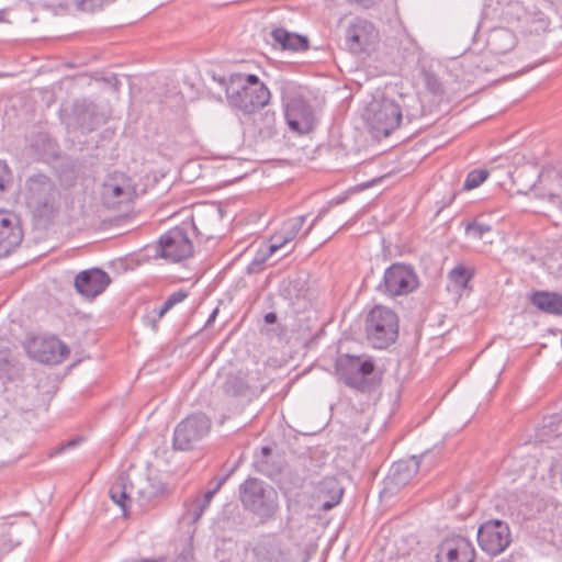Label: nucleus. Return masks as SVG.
Instances as JSON below:
<instances>
[{
  "label": "nucleus",
  "mask_w": 562,
  "mask_h": 562,
  "mask_svg": "<svg viewBox=\"0 0 562 562\" xmlns=\"http://www.w3.org/2000/svg\"><path fill=\"white\" fill-rule=\"evenodd\" d=\"M225 92L228 104L245 114L256 113L266 106L271 98L270 90L252 74H232Z\"/></svg>",
  "instance_id": "f257e3e1"
},
{
  "label": "nucleus",
  "mask_w": 562,
  "mask_h": 562,
  "mask_svg": "<svg viewBox=\"0 0 562 562\" xmlns=\"http://www.w3.org/2000/svg\"><path fill=\"white\" fill-rule=\"evenodd\" d=\"M552 12L548 0H512L504 9L507 20L516 22L520 33L536 36L550 30Z\"/></svg>",
  "instance_id": "f03ea898"
},
{
  "label": "nucleus",
  "mask_w": 562,
  "mask_h": 562,
  "mask_svg": "<svg viewBox=\"0 0 562 562\" xmlns=\"http://www.w3.org/2000/svg\"><path fill=\"white\" fill-rule=\"evenodd\" d=\"M238 499L245 510L261 521L273 519L279 510L278 492L257 477H248L239 485Z\"/></svg>",
  "instance_id": "7ed1b4c3"
},
{
  "label": "nucleus",
  "mask_w": 562,
  "mask_h": 562,
  "mask_svg": "<svg viewBox=\"0 0 562 562\" xmlns=\"http://www.w3.org/2000/svg\"><path fill=\"white\" fill-rule=\"evenodd\" d=\"M24 200L30 210L38 217H49L55 212L58 191L54 181L43 173L26 179Z\"/></svg>",
  "instance_id": "20e7f679"
},
{
  "label": "nucleus",
  "mask_w": 562,
  "mask_h": 562,
  "mask_svg": "<svg viewBox=\"0 0 562 562\" xmlns=\"http://www.w3.org/2000/svg\"><path fill=\"white\" fill-rule=\"evenodd\" d=\"M364 328L369 342L384 349L398 336V317L391 308L376 305L367 315Z\"/></svg>",
  "instance_id": "39448f33"
},
{
  "label": "nucleus",
  "mask_w": 562,
  "mask_h": 562,
  "mask_svg": "<svg viewBox=\"0 0 562 562\" xmlns=\"http://www.w3.org/2000/svg\"><path fill=\"white\" fill-rule=\"evenodd\" d=\"M374 362L371 359L361 360L360 357L341 355L335 363L336 374L348 387L362 393L369 392L371 382L369 375L374 371Z\"/></svg>",
  "instance_id": "423d86ee"
},
{
  "label": "nucleus",
  "mask_w": 562,
  "mask_h": 562,
  "mask_svg": "<svg viewBox=\"0 0 562 562\" xmlns=\"http://www.w3.org/2000/svg\"><path fill=\"white\" fill-rule=\"evenodd\" d=\"M419 285L416 271L411 265L395 262L385 269L376 291L389 296H402L414 292Z\"/></svg>",
  "instance_id": "0eeeda50"
},
{
  "label": "nucleus",
  "mask_w": 562,
  "mask_h": 562,
  "mask_svg": "<svg viewBox=\"0 0 562 562\" xmlns=\"http://www.w3.org/2000/svg\"><path fill=\"white\" fill-rule=\"evenodd\" d=\"M266 385L263 371L255 368L227 374L223 391L228 396L251 401L265 391Z\"/></svg>",
  "instance_id": "6e6552de"
},
{
  "label": "nucleus",
  "mask_w": 562,
  "mask_h": 562,
  "mask_svg": "<svg viewBox=\"0 0 562 562\" xmlns=\"http://www.w3.org/2000/svg\"><path fill=\"white\" fill-rule=\"evenodd\" d=\"M364 117L375 137L389 136L403 121L395 101L391 98L371 102Z\"/></svg>",
  "instance_id": "1a4fd4ad"
},
{
  "label": "nucleus",
  "mask_w": 562,
  "mask_h": 562,
  "mask_svg": "<svg viewBox=\"0 0 562 562\" xmlns=\"http://www.w3.org/2000/svg\"><path fill=\"white\" fill-rule=\"evenodd\" d=\"M211 419L204 413H193L181 420L173 430L172 446L175 450L188 451L210 432Z\"/></svg>",
  "instance_id": "9d476101"
},
{
  "label": "nucleus",
  "mask_w": 562,
  "mask_h": 562,
  "mask_svg": "<svg viewBox=\"0 0 562 562\" xmlns=\"http://www.w3.org/2000/svg\"><path fill=\"white\" fill-rule=\"evenodd\" d=\"M193 252V244L184 227H173L160 236L156 254L171 262H179L189 258Z\"/></svg>",
  "instance_id": "9b49d317"
},
{
  "label": "nucleus",
  "mask_w": 562,
  "mask_h": 562,
  "mask_svg": "<svg viewBox=\"0 0 562 562\" xmlns=\"http://www.w3.org/2000/svg\"><path fill=\"white\" fill-rule=\"evenodd\" d=\"M284 117L289 128L299 134L314 130L316 116L313 106L301 95L284 99Z\"/></svg>",
  "instance_id": "f8f14e48"
},
{
  "label": "nucleus",
  "mask_w": 562,
  "mask_h": 562,
  "mask_svg": "<svg viewBox=\"0 0 562 562\" xmlns=\"http://www.w3.org/2000/svg\"><path fill=\"white\" fill-rule=\"evenodd\" d=\"M477 542L487 554L495 557L504 552L512 542L508 525L503 520H488L477 530Z\"/></svg>",
  "instance_id": "ddd939ff"
},
{
  "label": "nucleus",
  "mask_w": 562,
  "mask_h": 562,
  "mask_svg": "<svg viewBox=\"0 0 562 562\" xmlns=\"http://www.w3.org/2000/svg\"><path fill=\"white\" fill-rule=\"evenodd\" d=\"M379 32L372 22L355 18L346 29L345 44L352 54L369 53L378 42Z\"/></svg>",
  "instance_id": "4468645a"
},
{
  "label": "nucleus",
  "mask_w": 562,
  "mask_h": 562,
  "mask_svg": "<svg viewBox=\"0 0 562 562\" xmlns=\"http://www.w3.org/2000/svg\"><path fill=\"white\" fill-rule=\"evenodd\" d=\"M250 551L255 562H293L290 549L276 533L260 536Z\"/></svg>",
  "instance_id": "2eb2a0df"
},
{
  "label": "nucleus",
  "mask_w": 562,
  "mask_h": 562,
  "mask_svg": "<svg viewBox=\"0 0 562 562\" xmlns=\"http://www.w3.org/2000/svg\"><path fill=\"white\" fill-rule=\"evenodd\" d=\"M29 352L42 363L59 364L69 355L68 346L56 336L33 339Z\"/></svg>",
  "instance_id": "dca6fc26"
},
{
  "label": "nucleus",
  "mask_w": 562,
  "mask_h": 562,
  "mask_svg": "<svg viewBox=\"0 0 562 562\" xmlns=\"http://www.w3.org/2000/svg\"><path fill=\"white\" fill-rule=\"evenodd\" d=\"M135 195L132 180L123 173H113L103 184L102 200L109 207L128 203Z\"/></svg>",
  "instance_id": "f3484780"
},
{
  "label": "nucleus",
  "mask_w": 562,
  "mask_h": 562,
  "mask_svg": "<svg viewBox=\"0 0 562 562\" xmlns=\"http://www.w3.org/2000/svg\"><path fill=\"white\" fill-rule=\"evenodd\" d=\"M475 549L471 541L462 536L445 539L436 553L437 562H474Z\"/></svg>",
  "instance_id": "a211bd4d"
},
{
  "label": "nucleus",
  "mask_w": 562,
  "mask_h": 562,
  "mask_svg": "<svg viewBox=\"0 0 562 562\" xmlns=\"http://www.w3.org/2000/svg\"><path fill=\"white\" fill-rule=\"evenodd\" d=\"M419 467L420 461L417 457L394 462L384 480V488L382 492L389 495L397 493L403 486L411 482L418 472Z\"/></svg>",
  "instance_id": "6ab92c4d"
},
{
  "label": "nucleus",
  "mask_w": 562,
  "mask_h": 562,
  "mask_svg": "<svg viewBox=\"0 0 562 562\" xmlns=\"http://www.w3.org/2000/svg\"><path fill=\"white\" fill-rule=\"evenodd\" d=\"M20 218L9 211H0V258L9 256L22 241Z\"/></svg>",
  "instance_id": "aec40b11"
},
{
  "label": "nucleus",
  "mask_w": 562,
  "mask_h": 562,
  "mask_svg": "<svg viewBox=\"0 0 562 562\" xmlns=\"http://www.w3.org/2000/svg\"><path fill=\"white\" fill-rule=\"evenodd\" d=\"M110 283V276L98 268L79 272L74 282L76 291L87 299H94L100 295Z\"/></svg>",
  "instance_id": "412c9836"
},
{
  "label": "nucleus",
  "mask_w": 562,
  "mask_h": 562,
  "mask_svg": "<svg viewBox=\"0 0 562 562\" xmlns=\"http://www.w3.org/2000/svg\"><path fill=\"white\" fill-rule=\"evenodd\" d=\"M536 439L551 448L562 447V415L544 417L542 425L537 429Z\"/></svg>",
  "instance_id": "4be33fe9"
},
{
  "label": "nucleus",
  "mask_w": 562,
  "mask_h": 562,
  "mask_svg": "<svg viewBox=\"0 0 562 562\" xmlns=\"http://www.w3.org/2000/svg\"><path fill=\"white\" fill-rule=\"evenodd\" d=\"M517 44V37L513 31L506 27H495L490 31L486 40V48L496 55L510 52Z\"/></svg>",
  "instance_id": "5701e85b"
},
{
  "label": "nucleus",
  "mask_w": 562,
  "mask_h": 562,
  "mask_svg": "<svg viewBox=\"0 0 562 562\" xmlns=\"http://www.w3.org/2000/svg\"><path fill=\"white\" fill-rule=\"evenodd\" d=\"M392 99L397 105V111L400 112L402 120L405 119L407 123H411L424 115V106L416 93H398L396 98Z\"/></svg>",
  "instance_id": "b1692460"
},
{
  "label": "nucleus",
  "mask_w": 562,
  "mask_h": 562,
  "mask_svg": "<svg viewBox=\"0 0 562 562\" xmlns=\"http://www.w3.org/2000/svg\"><path fill=\"white\" fill-rule=\"evenodd\" d=\"M133 494L134 486L125 474L119 475L109 491L110 498L121 507L124 515L127 514L128 504L131 503Z\"/></svg>",
  "instance_id": "393cba45"
},
{
  "label": "nucleus",
  "mask_w": 562,
  "mask_h": 562,
  "mask_svg": "<svg viewBox=\"0 0 562 562\" xmlns=\"http://www.w3.org/2000/svg\"><path fill=\"white\" fill-rule=\"evenodd\" d=\"M271 37L282 49L303 52L308 48V38L306 36L291 33L283 27L272 30Z\"/></svg>",
  "instance_id": "a878e982"
},
{
  "label": "nucleus",
  "mask_w": 562,
  "mask_h": 562,
  "mask_svg": "<svg viewBox=\"0 0 562 562\" xmlns=\"http://www.w3.org/2000/svg\"><path fill=\"white\" fill-rule=\"evenodd\" d=\"M255 470L270 479L276 477L282 471V463L276 460L270 447H262L259 454H256L254 461Z\"/></svg>",
  "instance_id": "bb28decb"
},
{
  "label": "nucleus",
  "mask_w": 562,
  "mask_h": 562,
  "mask_svg": "<svg viewBox=\"0 0 562 562\" xmlns=\"http://www.w3.org/2000/svg\"><path fill=\"white\" fill-rule=\"evenodd\" d=\"M220 218L218 209L198 210L192 216V226L199 235L210 238L213 236V229L210 224L211 222H218Z\"/></svg>",
  "instance_id": "cd10ccee"
},
{
  "label": "nucleus",
  "mask_w": 562,
  "mask_h": 562,
  "mask_svg": "<svg viewBox=\"0 0 562 562\" xmlns=\"http://www.w3.org/2000/svg\"><path fill=\"white\" fill-rule=\"evenodd\" d=\"M531 303L546 313L562 314V294L539 291L532 294Z\"/></svg>",
  "instance_id": "c85d7f7f"
},
{
  "label": "nucleus",
  "mask_w": 562,
  "mask_h": 562,
  "mask_svg": "<svg viewBox=\"0 0 562 562\" xmlns=\"http://www.w3.org/2000/svg\"><path fill=\"white\" fill-rule=\"evenodd\" d=\"M475 272L476 270L473 266L458 263L453 269L449 271L447 278L453 290L461 294L464 290L470 289L469 283L475 276Z\"/></svg>",
  "instance_id": "c756f323"
},
{
  "label": "nucleus",
  "mask_w": 562,
  "mask_h": 562,
  "mask_svg": "<svg viewBox=\"0 0 562 562\" xmlns=\"http://www.w3.org/2000/svg\"><path fill=\"white\" fill-rule=\"evenodd\" d=\"M255 131L262 139H270L278 134L277 115L274 111L267 110L254 116Z\"/></svg>",
  "instance_id": "7c9ffc66"
},
{
  "label": "nucleus",
  "mask_w": 562,
  "mask_h": 562,
  "mask_svg": "<svg viewBox=\"0 0 562 562\" xmlns=\"http://www.w3.org/2000/svg\"><path fill=\"white\" fill-rule=\"evenodd\" d=\"M75 113L79 125L87 131H93L100 123L99 117L95 114V106L91 102L82 101L80 103H76Z\"/></svg>",
  "instance_id": "2f4dec72"
},
{
  "label": "nucleus",
  "mask_w": 562,
  "mask_h": 562,
  "mask_svg": "<svg viewBox=\"0 0 562 562\" xmlns=\"http://www.w3.org/2000/svg\"><path fill=\"white\" fill-rule=\"evenodd\" d=\"M492 232V225L484 220V215H479L465 225V235L473 239H481L485 243H492L486 240V236Z\"/></svg>",
  "instance_id": "473e14b6"
},
{
  "label": "nucleus",
  "mask_w": 562,
  "mask_h": 562,
  "mask_svg": "<svg viewBox=\"0 0 562 562\" xmlns=\"http://www.w3.org/2000/svg\"><path fill=\"white\" fill-rule=\"evenodd\" d=\"M214 497V491H207L203 496H196L188 505L187 514L191 517V521L194 524L203 516L205 509L210 506Z\"/></svg>",
  "instance_id": "72a5a7b5"
},
{
  "label": "nucleus",
  "mask_w": 562,
  "mask_h": 562,
  "mask_svg": "<svg viewBox=\"0 0 562 562\" xmlns=\"http://www.w3.org/2000/svg\"><path fill=\"white\" fill-rule=\"evenodd\" d=\"M271 256V250L267 249L263 245L259 247L252 260L247 266L246 273L257 274L263 271L267 267V261Z\"/></svg>",
  "instance_id": "f704fd0d"
},
{
  "label": "nucleus",
  "mask_w": 562,
  "mask_h": 562,
  "mask_svg": "<svg viewBox=\"0 0 562 562\" xmlns=\"http://www.w3.org/2000/svg\"><path fill=\"white\" fill-rule=\"evenodd\" d=\"M496 54H492L487 48L486 52L475 57L474 65L479 74L494 71L498 65L495 58Z\"/></svg>",
  "instance_id": "c9c22d12"
},
{
  "label": "nucleus",
  "mask_w": 562,
  "mask_h": 562,
  "mask_svg": "<svg viewBox=\"0 0 562 562\" xmlns=\"http://www.w3.org/2000/svg\"><path fill=\"white\" fill-rule=\"evenodd\" d=\"M305 215H300L284 221L281 231L285 236V240L292 241L297 236L303 227V224L305 223Z\"/></svg>",
  "instance_id": "e433bc0d"
},
{
  "label": "nucleus",
  "mask_w": 562,
  "mask_h": 562,
  "mask_svg": "<svg viewBox=\"0 0 562 562\" xmlns=\"http://www.w3.org/2000/svg\"><path fill=\"white\" fill-rule=\"evenodd\" d=\"M189 293L186 290H178L171 293L161 307L156 311L157 318L160 319L164 317L175 305L183 302L188 297Z\"/></svg>",
  "instance_id": "4c0bfd02"
},
{
  "label": "nucleus",
  "mask_w": 562,
  "mask_h": 562,
  "mask_svg": "<svg viewBox=\"0 0 562 562\" xmlns=\"http://www.w3.org/2000/svg\"><path fill=\"white\" fill-rule=\"evenodd\" d=\"M490 176L488 170L486 169H474L471 170L464 180L463 190L470 191L477 187H480Z\"/></svg>",
  "instance_id": "58836bf2"
},
{
  "label": "nucleus",
  "mask_w": 562,
  "mask_h": 562,
  "mask_svg": "<svg viewBox=\"0 0 562 562\" xmlns=\"http://www.w3.org/2000/svg\"><path fill=\"white\" fill-rule=\"evenodd\" d=\"M19 368L13 363L7 352L0 353V376L5 378L8 381H12L18 374Z\"/></svg>",
  "instance_id": "ea45409f"
},
{
  "label": "nucleus",
  "mask_w": 562,
  "mask_h": 562,
  "mask_svg": "<svg viewBox=\"0 0 562 562\" xmlns=\"http://www.w3.org/2000/svg\"><path fill=\"white\" fill-rule=\"evenodd\" d=\"M108 1L109 0H76V8L78 11L85 13H94L102 10Z\"/></svg>",
  "instance_id": "a19ab883"
},
{
  "label": "nucleus",
  "mask_w": 562,
  "mask_h": 562,
  "mask_svg": "<svg viewBox=\"0 0 562 562\" xmlns=\"http://www.w3.org/2000/svg\"><path fill=\"white\" fill-rule=\"evenodd\" d=\"M12 172L9 166L0 160V196L11 187Z\"/></svg>",
  "instance_id": "79ce46f5"
},
{
  "label": "nucleus",
  "mask_w": 562,
  "mask_h": 562,
  "mask_svg": "<svg viewBox=\"0 0 562 562\" xmlns=\"http://www.w3.org/2000/svg\"><path fill=\"white\" fill-rule=\"evenodd\" d=\"M290 243V240H285L284 234H282V231L280 229L278 233H276L271 238L269 244L263 245L267 249L271 250V255H273L277 250L282 248L284 245Z\"/></svg>",
  "instance_id": "37998d69"
},
{
  "label": "nucleus",
  "mask_w": 562,
  "mask_h": 562,
  "mask_svg": "<svg viewBox=\"0 0 562 562\" xmlns=\"http://www.w3.org/2000/svg\"><path fill=\"white\" fill-rule=\"evenodd\" d=\"M341 496H342V490L339 488L335 493V495L331 497V501H327L322 504V509L329 510V509L334 508L336 505H338L340 503Z\"/></svg>",
  "instance_id": "c03bdc74"
},
{
  "label": "nucleus",
  "mask_w": 562,
  "mask_h": 562,
  "mask_svg": "<svg viewBox=\"0 0 562 562\" xmlns=\"http://www.w3.org/2000/svg\"><path fill=\"white\" fill-rule=\"evenodd\" d=\"M543 199L548 200V202L557 206L560 213H562V199L560 198V195L555 193H548L547 195H543Z\"/></svg>",
  "instance_id": "a18cd8bd"
},
{
  "label": "nucleus",
  "mask_w": 562,
  "mask_h": 562,
  "mask_svg": "<svg viewBox=\"0 0 562 562\" xmlns=\"http://www.w3.org/2000/svg\"><path fill=\"white\" fill-rule=\"evenodd\" d=\"M228 475H224V476H221V477H214L212 480L211 483L214 484L213 488H211L210 491H214V495L221 490V487L224 485V483L226 482Z\"/></svg>",
  "instance_id": "49530a36"
},
{
  "label": "nucleus",
  "mask_w": 562,
  "mask_h": 562,
  "mask_svg": "<svg viewBox=\"0 0 562 562\" xmlns=\"http://www.w3.org/2000/svg\"><path fill=\"white\" fill-rule=\"evenodd\" d=\"M350 3H355L362 8H370L375 3V0H347Z\"/></svg>",
  "instance_id": "de8ad7c7"
},
{
  "label": "nucleus",
  "mask_w": 562,
  "mask_h": 562,
  "mask_svg": "<svg viewBox=\"0 0 562 562\" xmlns=\"http://www.w3.org/2000/svg\"><path fill=\"white\" fill-rule=\"evenodd\" d=\"M80 440H81L80 438H77V439H71V440L67 441L65 445L60 446L57 449V453L63 452L67 448L76 447L79 443Z\"/></svg>",
  "instance_id": "09e8293b"
},
{
  "label": "nucleus",
  "mask_w": 562,
  "mask_h": 562,
  "mask_svg": "<svg viewBox=\"0 0 562 562\" xmlns=\"http://www.w3.org/2000/svg\"><path fill=\"white\" fill-rule=\"evenodd\" d=\"M277 319H278L277 314L273 312L267 313L265 315V322L267 324H274L277 322Z\"/></svg>",
  "instance_id": "8fccbe9b"
},
{
  "label": "nucleus",
  "mask_w": 562,
  "mask_h": 562,
  "mask_svg": "<svg viewBox=\"0 0 562 562\" xmlns=\"http://www.w3.org/2000/svg\"><path fill=\"white\" fill-rule=\"evenodd\" d=\"M318 218H319V216H317L316 218L313 220V222L310 224V226L304 232V236H307L310 234V232L313 229V227L315 226Z\"/></svg>",
  "instance_id": "3c124183"
},
{
  "label": "nucleus",
  "mask_w": 562,
  "mask_h": 562,
  "mask_svg": "<svg viewBox=\"0 0 562 562\" xmlns=\"http://www.w3.org/2000/svg\"><path fill=\"white\" fill-rule=\"evenodd\" d=\"M150 324H151L153 329L157 330V328H158L157 319L150 321Z\"/></svg>",
  "instance_id": "603ef678"
},
{
  "label": "nucleus",
  "mask_w": 562,
  "mask_h": 562,
  "mask_svg": "<svg viewBox=\"0 0 562 562\" xmlns=\"http://www.w3.org/2000/svg\"><path fill=\"white\" fill-rule=\"evenodd\" d=\"M2 15H3V13H2V11H0V21L2 20Z\"/></svg>",
  "instance_id": "864d4df0"
}]
</instances>
